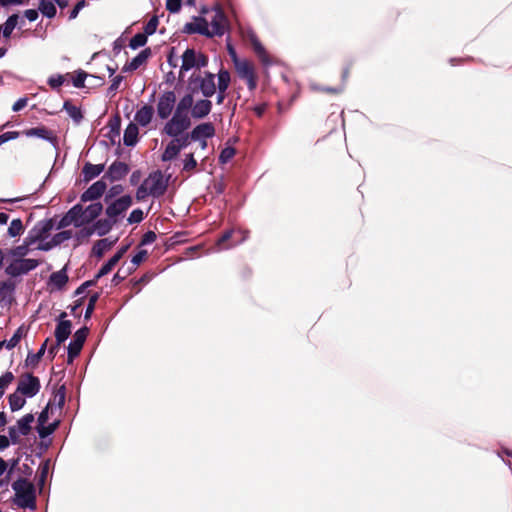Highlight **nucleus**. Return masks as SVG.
<instances>
[{"label":"nucleus","mask_w":512,"mask_h":512,"mask_svg":"<svg viewBox=\"0 0 512 512\" xmlns=\"http://www.w3.org/2000/svg\"><path fill=\"white\" fill-rule=\"evenodd\" d=\"M167 186V181L164 180L162 172L160 170H156L150 173L137 188L136 199L137 201H143L149 195L159 198L165 194Z\"/></svg>","instance_id":"nucleus-1"},{"label":"nucleus","mask_w":512,"mask_h":512,"mask_svg":"<svg viewBox=\"0 0 512 512\" xmlns=\"http://www.w3.org/2000/svg\"><path fill=\"white\" fill-rule=\"evenodd\" d=\"M12 489L15 491L13 502L19 508H36L35 487L29 480L26 478L17 479L12 483Z\"/></svg>","instance_id":"nucleus-2"},{"label":"nucleus","mask_w":512,"mask_h":512,"mask_svg":"<svg viewBox=\"0 0 512 512\" xmlns=\"http://www.w3.org/2000/svg\"><path fill=\"white\" fill-rule=\"evenodd\" d=\"M40 262L36 259H14L5 268V273L11 277L25 275L36 269Z\"/></svg>","instance_id":"nucleus-3"},{"label":"nucleus","mask_w":512,"mask_h":512,"mask_svg":"<svg viewBox=\"0 0 512 512\" xmlns=\"http://www.w3.org/2000/svg\"><path fill=\"white\" fill-rule=\"evenodd\" d=\"M235 68L238 76L247 82L248 89L253 91L257 87V75L254 66L247 60H235Z\"/></svg>","instance_id":"nucleus-4"},{"label":"nucleus","mask_w":512,"mask_h":512,"mask_svg":"<svg viewBox=\"0 0 512 512\" xmlns=\"http://www.w3.org/2000/svg\"><path fill=\"white\" fill-rule=\"evenodd\" d=\"M191 124V118L173 115L164 125L163 132L170 137L180 136L191 127Z\"/></svg>","instance_id":"nucleus-5"},{"label":"nucleus","mask_w":512,"mask_h":512,"mask_svg":"<svg viewBox=\"0 0 512 512\" xmlns=\"http://www.w3.org/2000/svg\"><path fill=\"white\" fill-rule=\"evenodd\" d=\"M40 388L39 378L31 373H25L20 377L17 392L26 397H33L40 391Z\"/></svg>","instance_id":"nucleus-6"},{"label":"nucleus","mask_w":512,"mask_h":512,"mask_svg":"<svg viewBox=\"0 0 512 512\" xmlns=\"http://www.w3.org/2000/svg\"><path fill=\"white\" fill-rule=\"evenodd\" d=\"M88 334L89 329L86 326L78 329L74 333L73 339L68 345V364H71L73 360L80 354Z\"/></svg>","instance_id":"nucleus-7"},{"label":"nucleus","mask_w":512,"mask_h":512,"mask_svg":"<svg viewBox=\"0 0 512 512\" xmlns=\"http://www.w3.org/2000/svg\"><path fill=\"white\" fill-rule=\"evenodd\" d=\"M176 104L174 91H165L157 102V115L160 119H168Z\"/></svg>","instance_id":"nucleus-8"},{"label":"nucleus","mask_w":512,"mask_h":512,"mask_svg":"<svg viewBox=\"0 0 512 512\" xmlns=\"http://www.w3.org/2000/svg\"><path fill=\"white\" fill-rule=\"evenodd\" d=\"M132 197L130 195H124L113 202H111L105 210L107 217L118 221V217L123 215L132 205Z\"/></svg>","instance_id":"nucleus-9"},{"label":"nucleus","mask_w":512,"mask_h":512,"mask_svg":"<svg viewBox=\"0 0 512 512\" xmlns=\"http://www.w3.org/2000/svg\"><path fill=\"white\" fill-rule=\"evenodd\" d=\"M117 223V220L112 218H103L95 221L92 226L82 229L79 234L83 237H89L94 233L99 236H104L111 231L113 226Z\"/></svg>","instance_id":"nucleus-10"},{"label":"nucleus","mask_w":512,"mask_h":512,"mask_svg":"<svg viewBox=\"0 0 512 512\" xmlns=\"http://www.w3.org/2000/svg\"><path fill=\"white\" fill-rule=\"evenodd\" d=\"M55 227L53 218L42 220L36 223V225L29 232L28 236L31 237L34 242L44 240Z\"/></svg>","instance_id":"nucleus-11"},{"label":"nucleus","mask_w":512,"mask_h":512,"mask_svg":"<svg viewBox=\"0 0 512 512\" xmlns=\"http://www.w3.org/2000/svg\"><path fill=\"white\" fill-rule=\"evenodd\" d=\"M130 171L128 164L122 161H114L107 171L105 172L103 179H108L110 182H115L123 179Z\"/></svg>","instance_id":"nucleus-12"},{"label":"nucleus","mask_w":512,"mask_h":512,"mask_svg":"<svg viewBox=\"0 0 512 512\" xmlns=\"http://www.w3.org/2000/svg\"><path fill=\"white\" fill-rule=\"evenodd\" d=\"M194 81L199 83V89L206 98L212 97L216 92L215 75L205 72L204 76H197Z\"/></svg>","instance_id":"nucleus-13"},{"label":"nucleus","mask_w":512,"mask_h":512,"mask_svg":"<svg viewBox=\"0 0 512 512\" xmlns=\"http://www.w3.org/2000/svg\"><path fill=\"white\" fill-rule=\"evenodd\" d=\"M107 189L105 179H100L93 183L80 197L81 202L94 201L99 199Z\"/></svg>","instance_id":"nucleus-14"},{"label":"nucleus","mask_w":512,"mask_h":512,"mask_svg":"<svg viewBox=\"0 0 512 512\" xmlns=\"http://www.w3.org/2000/svg\"><path fill=\"white\" fill-rule=\"evenodd\" d=\"M214 135L215 127L211 122L201 123L194 127L189 133V136L192 137V141L212 138Z\"/></svg>","instance_id":"nucleus-15"},{"label":"nucleus","mask_w":512,"mask_h":512,"mask_svg":"<svg viewBox=\"0 0 512 512\" xmlns=\"http://www.w3.org/2000/svg\"><path fill=\"white\" fill-rule=\"evenodd\" d=\"M226 16L223 10L218 7L211 21L210 37L222 36L225 33Z\"/></svg>","instance_id":"nucleus-16"},{"label":"nucleus","mask_w":512,"mask_h":512,"mask_svg":"<svg viewBox=\"0 0 512 512\" xmlns=\"http://www.w3.org/2000/svg\"><path fill=\"white\" fill-rule=\"evenodd\" d=\"M212 110V102L208 99H200L193 102L191 117L194 119H203L210 114Z\"/></svg>","instance_id":"nucleus-17"},{"label":"nucleus","mask_w":512,"mask_h":512,"mask_svg":"<svg viewBox=\"0 0 512 512\" xmlns=\"http://www.w3.org/2000/svg\"><path fill=\"white\" fill-rule=\"evenodd\" d=\"M184 31L189 34L198 33L207 37H210V29L208 22L205 18H196L195 22L187 23L184 27Z\"/></svg>","instance_id":"nucleus-18"},{"label":"nucleus","mask_w":512,"mask_h":512,"mask_svg":"<svg viewBox=\"0 0 512 512\" xmlns=\"http://www.w3.org/2000/svg\"><path fill=\"white\" fill-rule=\"evenodd\" d=\"M151 48H145L136 57H134L129 63H126L123 67V72H132L137 70L141 65L147 62L151 56Z\"/></svg>","instance_id":"nucleus-19"},{"label":"nucleus","mask_w":512,"mask_h":512,"mask_svg":"<svg viewBox=\"0 0 512 512\" xmlns=\"http://www.w3.org/2000/svg\"><path fill=\"white\" fill-rule=\"evenodd\" d=\"M230 73L228 70L221 69L218 73V95L217 104H222L225 100V92L230 84Z\"/></svg>","instance_id":"nucleus-20"},{"label":"nucleus","mask_w":512,"mask_h":512,"mask_svg":"<svg viewBox=\"0 0 512 512\" xmlns=\"http://www.w3.org/2000/svg\"><path fill=\"white\" fill-rule=\"evenodd\" d=\"M193 95L191 93L185 94L177 103L173 115L191 118L189 112L192 111Z\"/></svg>","instance_id":"nucleus-21"},{"label":"nucleus","mask_w":512,"mask_h":512,"mask_svg":"<svg viewBox=\"0 0 512 512\" xmlns=\"http://www.w3.org/2000/svg\"><path fill=\"white\" fill-rule=\"evenodd\" d=\"M72 323L70 320H60L55 328V338L58 344L64 343L71 334Z\"/></svg>","instance_id":"nucleus-22"},{"label":"nucleus","mask_w":512,"mask_h":512,"mask_svg":"<svg viewBox=\"0 0 512 512\" xmlns=\"http://www.w3.org/2000/svg\"><path fill=\"white\" fill-rule=\"evenodd\" d=\"M105 169L104 164H92V163H85V165L82 168V175L84 182H90L97 176H99Z\"/></svg>","instance_id":"nucleus-23"},{"label":"nucleus","mask_w":512,"mask_h":512,"mask_svg":"<svg viewBox=\"0 0 512 512\" xmlns=\"http://www.w3.org/2000/svg\"><path fill=\"white\" fill-rule=\"evenodd\" d=\"M153 114V106L144 105L136 112L134 119L139 125L145 127L151 122Z\"/></svg>","instance_id":"nucleus-24"},{"label":"nucleus","mask_w":512,"mask_h":512,"mask_svg":"<svg viewBox=\"0 0 512 512\" xmlns=\"http://www.w3.org/2000/svg\"><path fill=\"white\" fill-rule=\"evenodd\" d=\"M34 243V240L27 236L21 245L9 250V255L15 257V259H25L24 257L29 253L30 246Z\"/></svg>","instance_id":"nucleus-25"},{"label":"nucleus","mask_w":512,"mask_h":512,"mask_svg":"<svg viewBox=\"0 0 512 512\" xmlns=\"http://www.w3.org/2000/svg\"><path fill=\"white\" fill-rule=\"evenodd\" d=\"M197 53L192 48H187L182 55V71H189L192 68H196Z\"/></svg>","instance_id":"nucleus-26"},{"label":"nucleus","mask_w":512,"mask_h":512,"mask_svg":"<svg viewBox=\"0 0 512 512\" xmlns=\"http://www.w3.org/2000/svg\"><path fill=\"white\" fill-rule=\"evenodd\" d=\"M27 137H39L44 140L52 141L54 139L52 131L45 126L26 129L22 132Z\"/></svg>","instance_id":"nucleus-27"},{"label":"nucleus","mask_w":512,"mask_h":512,"mask_svg":"<svg viewBox=\"0 0 512 512\" xmlns=\"http://www.w3.org/2000/svg\"><path fill=\"white\" fill-rule=\"evenodd\" d=\"M103 211V205L100 202H95L84 208V222L89 224L93 222Z\"/></svg>","instance_id":"nucleus-28"},{"label":"nucleus","mask_w":512,"mask_h":512,"mask_svg":"<svg viewBox=\"0 0 512 512\" xmlns=\"http://www.w3.org/2000/svg\"><path fill=\"white\" fill-rule=\"evenodd\" d=\"M139 129L134 123H130L124 131L123 142L126 146H134L138 141Z\"/></svg>","instance_id":"nucleus-29"},{"label":"nucleus","mask_w":512,"mask_h":512,"mask_svg":"<svg viewBox=\"0 0 512 512\" xmlns=\"http://www.w3.org/2000/svg\"><path fill=\"white\" fill-rule=\"evenodd\" d=\"M84 207L81 204H76L72 208H70L67 212L69 217L74 221L75 227H81L85 225L84 222Z\"/></svg>","instance_id":"nucleus-30"},{"label":"nucleus","mask_w":512,"mask_h":512,"mask_svg":"<svg viewBox=\"0 0 512 512\" xmlns=\"http://www.w3.org/2000/svg\"><path fill=\"white\" fill-rule=\"evenodd\" d=\"M49 340H50L49 338L45 339V341L41 345V347L38 350V352H36V353L29 352L28 353L27 358L25 360L26 365H28V366L30 365L32 367H35V366L38 365V363L40 362L41 358L45 354V351L47 349V345H48Z\"/></svg>","instance_id":"nucleus-31"},{"label":"nucleus","mask_w":512,"mask_h":512,"mask_svg":"<svg viewBox=\"0 0 512 512\" xmlns=\"http://www.w3.org/2000/svg\"><path fill=\"white\" fill-rule=\"evenodd\" d=\"M34 422V415L28 413L17 421V430L23 436H27L31 432V424Z\"/></svg>","instance_id":"nucleus-32"},{"label":"nucleus","mask_w":512,"mask_h":512,"mask_svg":"<svg viewBox=\"0 0 512 512\" xmlns=\"http://www.w3.org/2000/svg\"><path fill=\"white\" fill-rule=\"evenodd\" d=\"M63 108L76 124H79L82 121L83 113L80 107L72 104L70 100H66L64 102Z\"/></svg>","instance_id":"nucleus-33"},{"label":"nucleus","mask_w":512,"mask_h":512,"mask_svg":"<svg viewBox=\"0 0 512 512\" xmlns=\"http://www.w3.org/2000/svg\"><path fill=\"white\" fill-rule=\"evenodd\" d=\"M113 244L114 241H110L107 238L100 239L94 243L92 252L96 257L101 258L103 254L113 246Z\"/></svg>","instance_id":"nucleus-34"},{"label":"nucleus","mask_w":512,"mask_h":512,"mask_svg":"<svg viewBox=\"0 0 512 512\" xmlns=\"http://www.w3.org/2000/svg\"><path fill=\"white\" fill-rule=\"evenodd\" d=\"M8 401L10 409L13 412L20 410L26 403V400L19 392H17V390L9 395Z\"/></svg>","instance_id":"nucleus-35"},{"label":"nucleus","mask_w":512,"mask_h":512,"mask_svg":"<svg viewBox=\"0 0 512 512\" xmlns=\"http://www.w3.org/2000/svg\"><path fill=\"white\" fill-rule=\"evenodd\" d=\"M18 14L10 15L2 26V33L5 38H9L18 23Z\"/></svg>","instance_id":"nucleus-36"},{"label":"nucleus","mask_w":512,"mask_h":512,"mask_svg":"<svg viewBox=\"0 0 512 512\" xmlns=\"http://www.w3.org/2000/svg\"><path fill=\"white\" fill-rule=\"evenodd\" d=\"M50 281L53 283L58 289H61L68 282V276L66 274L65 269L54 272L50 276Z\"/></svg>","instance_id":"nucleus-37"},{"label":"nucleus","mask_w":512,"mask_h":512,"mask_svg":"<svg viewBox=\"0 0 512 512\" xmlns=\"http://www.w3.org/2000/svg\"><path fill=\"white\" fill-rule=\"evenodd\" d=\"M39 10L48 18H53L56 15V7L51 0H40Z\"/></svg>","instance_id":"nucleus-38"},{"label":"nucleus","mask_w":512,"mask_h":512,"mask_svg":"<svg viewBox=\"0 0 512 512\" xmlns=\"http://www.w3.org/2000/svg\"><path fill=\"white\" fill-rule=\"evenodd\" d=\"M179 153V148H176L174 143L170 141L161 155V160L164 162L171 161L175 159Z\"/></svg>","instance_id":"nucleus-39"},{"label":"nucleus","mask_w":512,"mask_h":512,"mask_svg":"<svg viewBox=\"0 0 512 512\" xmlns=\"http://www.w3.org/2000/svg\"><path fill=\"white\" fill-rule=\"evenodd\" d=\"M232 235L233 230H227L218 238L216 245L220 250L229 249L235 245V243H229Z\"/></svg>","instance_id":"nucleus-40"},{"label":"nucleus","mask_w":512,"mask_h":512,"mask_svg":"<svg viewBox=\"0 0 512 512\" xmlns=\"http://www.w3.org/2000/svg\"><path fill=\"white\" fill-rule=\"evenodd\" d=\"M23 336H24V328H23V326H20L9 340H4L5 347L9 350L13 349L14 347H16L19 344V342Z\"/></svg>","instance_id":"nucleus-41"},{"label":"nucleus","mask_w":512,"mask_h":512,"mask_svg":"<svg viewBox=\"0 0 512 512\" xmlns=\"http://www.w3.org/2000/svg\"><path fill=\"white\" fill-rule=\"evenodd\" d=\"M172 143L179 148V151L186 148L190 142L192 141V137L189 136V133L181 134L180 136L172 137Z\"/></svg>","instance_id":"nucleus-42"},{"label":"nucleus","mask_w":512,"mask_h":512,"mask_svg":"<svg viewBox=\"0 0 512 512\" xmlns=\"http://www.w3.org/2000/svg\"><path fill=\"white\" fill-rule=\"evenodd\" d=\"M24 232V226L21 219H13L8 228V234L11 237L20 236Z\"/></svg>","instance_id":"nucleus-43"},{"label":"nucleus","mask_w":512,"mask_h":512,"mask_svg":"<svg viewBox=\"0 0 512 512\" xmlns=\"http://www.w3.org/2000/svg\"><path fill=\"white\" fill-rule=\"evenodd\" d=\"M253 49H254L255 53L257 54V56L259 57V59L264 64L270 63L268 53L266 52L265 48L258 40L253 41Z\"/></svg>","instance_id":"nucleus-44"},{"label":"nucleus","mask_w":512,"mask_h":512,"mask_svg":"<svg viewBox=\"0 0 512 512\" xmlns=\"http://www.w3.org/2000/svg\"><path fill=\"white\" fill-rule=\"evenodd\" d=\"M147 34L146 33H137L135 34L129 42V47L132 49H137L139 47H142L147 42Z\"/></svg>","instance_id":"nucleus-45"},{"label":"nucleus","mask_w":512,"mask_h":512,"mask_svg":"<svg viewBox=\"0 0 512 512\" xmlns=\"http://www.w3.org/2000/svg\"><path fill=\"white\" fill-rule=\"evenodd\" d=\"M58 425H59V422L56 421L54 423L49 424L48 426H45V424L42 426H38L37 431H38L39 437L42 439L48 437L49 435L54 433V431L57 429Z\"/></svg>","instance_id":"nucleus-46"},{"label":"nucleus","mask_w":512,"mask_h":512,"mask_svg":"<svg viewBox=\"0 0 512 512\" xmlns=\"http://www.w3.org/2000/svg\"><path fill=\"white\" fill-rule=\"evenodd\" d=\"M15 377L12 372L7 371L0 377V398L3 396L5 389L14 381Z\"/></svg>","instance_id":"nucleus-47"},{"label":"nucleus","mask_w":512,"mask_h":512,"mask_svg":"<svg viewBox=\"0 0 512 512\" xmlns=\"http://www.w3.org/2000/svg\"><path fill=\"white\" fill-rule=\"evenodd\" d=\"M15 289V284L10 281H1L0 282V300H4L9 294H11Z\"/></svg>","instance_id":"nucleus-48"},{"label":"nucleus","mask_w":512,"mask_h":512,"mask_svg":"<svg viewBox=\"0 0 512 512\" xmlns=\"http://www.w3.org/2000/svg\"><path fill=\"white\" fill-rule=\"evenodd\" d=\"M117 265V260L112 257L100 268L98 273L95 275L96 279H100L101 277L107 275L112 271V269Z\"/></svg>","instance_id":"nucleus-49"},{"label":"nucleus","mask_w":512,"mask_h":512,"mask_svg":"<svg viewBox=\"0 0 512 512\" xmlns=\"http://www.w3.org/2000/svg\"><path fill=\"white\" fill-rule=\"evenodd\" d=\"M235 154H236L235 148H233L231 146L225 147L219 155V163H221V164L228 163L235 156Z\"/></svg>","instance_id":"nucleus-50"},{"label":"nucleus","mask_w":512,"mask_h":512,"mask_svg":"<svg viewBox=\"0 0 512 512\" xmlns=\"http://www.w3.org/2000/svg\"><path fill=\"white\" fill-rule=\"evenodd\" d=\"M72 237V231L71 230H64L61 232L56 233L52 237V244H55L56 246L62 244L63 242L69 240Z\"/></svg>","instance_id":"nucleus-51"},{"label":"nucleus","mask_w":512,"mask_h":512,"mask_svg":"<svg viewBox=\"0 0 512 512\" xmlns=\"http://www.w3.org/2000/svg\"><path fill=\"white\" fill-rule=\"evenodd\" d=\"M68 76H70V73H67L66 75H53L49 77L48 84L52 89H57L64 84Z\"/></svg>","instance_id":"nucleus-52"},{"label":"nucleus","mask_w":512,"mask_h":512,"mask_svg":"<svg viewBox=\"0 0 512 512\" xmlns=\"http://www.w3.org/2000/svg\"><path fill=\"white\" fill-rule=\"evenodd\" d=\"M100 297V294L99 293H93L90 297H89V302H88V305H87V308H86V311H85V315H84V318L86 320L90 319L91 318V315L95 309V305L98 301Z\"/></svg>","instance_id":"nucleus-53"},{"label":"nucleus","mask_w":512,"mask_h":512,"mask_svg":"<svg viewBox=\"0 0 512 512\" xmlns=\"http://www.w3.org/2000/svg\"><path fill=\"white\" fill-rule=\"evenodd\" d=\"M87 76H88V74L85 71L79 70V71H77L75 76H72L70 74L69 77L72 79V83H73L74 87L83 88L84 82H85V79L87 78Z\"/></svg>","instance_id":"nucleus-54"},{"label":"nucleus","mask_w":512,"mask_h":512,"mask_svg":"<svg viewBox=\"0 0 512 512\" xmlns=\"http://www.w3.org/2000/svg\"><path fill=\"white\" fill-rule=\"evenodd\" d=\"M159 20L157 16H153L144 26V33H146L148 36L152 35L156 32V29L158 27Z\"/></svg>","instance_id":"nucleus-55"},{"label":"nucleus","mask_w":512,"mask_h":512,"mask_svg":"<svg viewBox=\"0 0 512 512\" xmlns=\"http://www.w3.org/2000/svg\"><path fill=\"white\" fill-rule=\"evenodd\" d=\"M197 166V161L194 158L193 153L187 154L184 160L183 171L191 172Z\"/></svg>","instance_id":"nucleus-56"},{"label":"nucleus","mask_w":512,"mask_h":512,"mask_svg":"<svg viewBox=\"0 0 512 512\" xmlns=\"http://www.w3.org/2000/svg\"><path fill=\"white\" fill-rule=\"evenodd\" d=\"M143 219H144V213L141 209L138 208V209H134L130 213L127 221L129 224H136V223H140Z\"/></svg>","instance_id":"nucleus-57"},{"label":"nucleus","mask_w":512,"mask_h":512,"mask_svg":"<svg viewBox=\"0 0 512 512\" xmlns=\"http://www.w3.org/2000/svg\"><path fill=\"white\" fill-rule=\"evenodd\" d=\"M182 6V0H166V9L171 13H177Z\"/></svg>","instance_id":"nucleus-58"},{"label":"nucleus","mask_w":512,"mask_h":512,"mask_svg":"<svg viewBox=\"0 0 512 512\" xmlns=\"http://www.w3.org/2000/svg\"><path fill=\"white\" fill-rule=\"evenodd\" d=\"M147 251L146 250H140L138 251L133 257H132V264L134 268H136L138 265H140L146 258H147Z\"/></svg>","instance_id":"nucleus-59"},{"label":"nucleus","mask_w":512,"mask_h":512,"mask_svg":"<svg viewBox=\"0 0 512 512\" xmlns=\"http://www.w3.org/2000/svg\"><path fill=\"white\" fill-rule=\"evenodd\" d=\"M123 190L124 188L120 184L112 186L105 196V202L108 203L109 199L121 194Z\"/></svg>","instance_id":"nucleus-60"},{"label":"nucleus","mask_w":512,"mask_h":512,"mask_svg":"<svg viewBox=\"0 0 512 512\" xmlns=\"http://www.w3.org/2000/svg\"><path fill=\"white\" fill-rule=\"evenodd\" d=\"M157 238V235L154 231H147L143 234L140 245H149L153 243Z\"/></svg>","instance_id":"nucleus-61"},{"label":"nucleus","mask_w":512,"mask_h":512,"mask_svg":"<svg viewBox=\"0 0 512 512\" xmlns=\"http://www.w3.org/2000/svg\"><path fill=\"white\" fill-rule=\"evenodd\" d=\"M8 434H9V438L8 439L12 442V444H19L20 443L19 435H21V434L16 429V427H14V426L9 427Z\"/></svg>","instance_id":"nucleus-62"},{"label":"nucleus","mask_w":512,"mask_h":512,"mask_svg":"<svg viewBox=\"0 0 512 512\" xmlns=\"http://www.w3.org/2000/svg\"><path fill=\"white\" fill-rule=\"evenodd\" d=\"M65 396H66V392H65V387L64 386H61L57 392L55 393V399L57 400V404L60 408H62L64 406V403H65Z\"/></svg>","instance_id":"nucleus-63"},{"label":"nucleus","mask_w":512,"mask_h":512,"mask_svg":"<svg viewBox=\"0 0 512 512\" xmlns=\"http://www.w3.org/2000/svg\"><path fill=\"white\" fill-rule=\"evenodd\" d=\"M19 136H20V132L19 131L5 132V133L0 135V141L3 144L5 142H7V141H10V140L18 138Z\"/></svg>","instance_id":"nucleus-64"}]
</instances>
